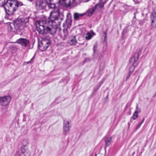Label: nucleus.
<instances>
[{"label": "nucleus", "mask_w": 156, "mask_h": 156, "mask_svg": "<svg viewBox=\"0 0 156 156\" xmlns=\"http://www.w3.org/2000/svg\"><path fill=\"white\" fill-rule=\"evenodd\" d=\"M59 14V10L56 8L51 12L48 19L36 21L35 26L39 33L42 34L52 33V31L55 30L60 24L57 20Z\"/></svg>", "instance_id": "nucleus-1"}, {"label": "nucleus", "mask_w": 156, "mask_h": 156, "mask_svg": "<svg viewBox=\"0 0 156 156\" xmlns=\"http://www.w3.org/2000/svg\"><path fill=\"white\" fill-rule=\"evenodd\" d=\"M22 5L21 2H19L16 0H8L4 7L6 13L10 16L13 14L19 6Z\"/></svg>", "instance_id": "nucleus-2"}, {"label": "nucleus", "mask_w": 156, "mask_h": 156, "mask_svg": "<svg viewBox=\"0 0 156 156\" xmlns=\"http://www.w3.org/2000/svg\"><path fill=\"white\" fill-rule=\"evenodd\" d=\"M24 19H20L9 23L8 26V30L11 31L15 32L17 30L21 29L26 23L23 22Z\"/></svg>", "instance_id": "nucleus-3"}, {"label": "nucleus", "mask_w": 156, "mask_h": 156, "mask_svg": "<svg viewBox=\"0 0 156 156\" xmlns=\"http://www.w3.org/2000/svg\"><path fill=\"white\" fill-rule=\"evenodd\" d=\"M11 98L9 96L0 97V105L2 106L8 105L11 101Z\"/></svg>", "instance_id": "nucleus-4"}, {"label": "nucleus", "mask_w": 156, "mask_h": 156, "mask_svg": "<svg viewBox=\"0 0 156 156\" xmlns=\"http://www.w3.org/2000/svg\"><path fill=\"white\" fill-rule=\"evenodd\" d=\"M50 41L47 39H43L40 44V49L42 51H44L46 50L50 45Z\"/></svg>", "instance_id": "nucleus-5"}, {"label": "nucleus", "mask_w": 156, "mask_h": 156, "mask_svg": "<svg viewBox=\"0 0 156 156\" xmlns=\"http://www.w3.org/2000/svg\"><path fill=\"white\" fill-rule=\"evenodd\" d=\"M70 128L69 122L67 121H64L63 126V133L64 135H67L69 132Z\"/></svg>", "instance_id": "nucleus-6"}, {"label": "nucleus", "mask_w": 156, "mask_h": 156, "mask_svg": "<svg viewBox=\"0 0 156 156\" xmlns=\"http://www.w3.org/2000/svg\"><path fill=\"white\" fill-rule=\"evenodd\" d=\"M16 42L25 47H27L29 43V40L26 39L20 38L16 41Z\"/></svg>", "instance_id": "nucleus-7"}, {"label": "nucleus", "mask_w": 156, "mask_h": 156, "mask_svg": "<svg viewBox=\"0 0 156 156\" xmlns=\"http://www.w3.org/2000/svg\"><path fill=\"white\" fill-rule=\"evenodd\" d=\"M36 5L37 9H41L44 8L46 5V3L42 0H38L36 2Z\"/></svg>", "instance_id": "nucleus-8"}, {"label": "nucleus", "mask_w": 156, "mask_h": 156, "mask_svg": "<svg viewBox=\"0 0 156 156\" xmlns=\"http://www.w3.org/2000/svg\"><path fill=\"white\" fill-rule=\"evenodd\" d=\"M74 1V0H62L60 3L63 6L68 7L72 5Z\"/></svg>", "instance_id": "nucleus-9"}, {"label": "nucleus", "mask_w": 156, "mask_h": 156, "mask_svg": "<svg viewBox=\"0 0 156 156\" xmlns=\"http://www.w3.org/2000/svg\"><path fill=\"white\" fill-rule=\"evenodd\" d=\"M151 26L152 28L156 27V13H152L151 15Z\"/></svg>", "instance_id": "nucleus-10"}, {"label": "nucleus", "mask_w": 156, "mask_h": 156, "mask_svg": "<svg viewBox=\"0 0 156 156\" xmlns=\"http://www.w3.org/2000/svg\"><path fill=\"white\" fill-rule=\"evenodd\" d=\"M95 34L92 31L87 32L85 35V38L88 40L91 39Z\"/></svg>", "instance_id": "nucleus-11"}, {"label": "nucleus", "mask_w": 156, "mask_h": 156, "mask_svg": "<svg viewBox=\"0 0 156 156\" xmlns=\"http://www.w3.org/2000/svg\"><path fill=\"white\" fill-rule=\"evenodd\" d=\"M138 57H136L134 56L132 57L130 59V62L132 65L137 66L138 64Z\"/></svg>", "instance_id": "nucleus-12"}, {"label": "nucleus", "mask_w": 156, "mask_h": 156, "mask_svg": "<svg viewBox=\"0 0 156 156\" xmlns=\"http://www.w3.org/2000/svg\"><path fill=\"white\" fill-rule=\"evenodd\" d=\"M22 144L23 145L21 147V151L22 153H24L26 151V149L25 148L27 144V141L26 140H24L23 141Z\"/></svg>", "instance_id": "nucleus-13"}, {"label": "nucleus", "mask_w": 156, "mask_h": 156, "mask_svg": "<svg viewBox=\"0 0 156 156\" xmlns=\"http://www.w3.org/2000/svg\"><path fill=\"white\" fill-rule=\"evenodd\" d=\"M85 13H75L74 14V18L75 20H78L80 17H81L85 15Z\"/></svg>", "instance_id": "nucleus-14"}, {"label": "nucleus", "mask_w": 156, "mask_h": 156, "mask_svg": "<svg viewBox=\"0 0 156 156\" xmlns=\"http://www.w3.org/2000/svg\"><path fill=\"white\" fill-rule=\"evenodd\" d=\"M95 8L90 9H89L87 11L88 13V16H91L94 13L95 10Z\"/></svg>", "instance_id": "nucleus-15"}, {"label": "nucleus", "mask_w": 156, "mask_h": 156, "mask_svg": "<svg viewBox=\"0 0 156 156\" xmlns=\"http://www.w3.org/2000/svg\"><path fill=\"white\" fill-rule=\"evenodd\" d=\"M112 138L111 137L108 138L106 141L105 146L108 147L109 145L111 143Z\"/></svg>", "instance_id": "nucleus-16"}, {"label": "nucleus", "mask_w": 156, "mask_h": 156, "mask_svg": "<svg viewBox=\"0 0 156 156\" xmlns=\"http://www.w3.org/2000/svg\"><path fill=\"white\" fill-rule=\"evenodd\" d=\"M50 2V3L48 2V7L50 8H54L55 6V3L54 2Z\"/></svg>", "instance_id": "nucleus-17"}, {"label": "nucleus", "mask_w": 156, "mask_h": 156, "mask_svg": "<svg viewBox=\"0 0 156 156\" xmlns=\"http://www.w3.org/2000/svg\"><path fill=\"white\" fill-rule=\"evenodd\" d=\"M77 42L76 40V39L75 37L70 40V43L71 44H75Z\"/></svg>", "instance_id": "nucleus-18"}, {"label": "nucleus", "mask_w": 156, "mask_h": 156, "mask_svg": "<svg viewBox=\"0 0 156 156\" xmlns=\"http://www.w3.org/2000/svg\"><path fill=\"white\" fill-rule=\"evenodd\" d=\"M71 17L72 16L71 14L70 13H68L67 15V21L71 22Z\"/></svg>", "instance_id": "nucleus-19"}, {"label": "nucleus", "mask_w": 156, "mask_h": 156, "mask_svg": "<svg viewBox=\"0 0 156 156\" xmlns=\"http://www.w3.org/2000/svg\"><path fill=\"white\" fill-rule=\"evenodd\" d=\"M139 113L138 112H135L133 113V120H135L138 117V114Z\"/></svg>", "instance_id": "nucleus-20"}, {"label": "nucleus", "mask_w": 156, "mask_h": 156, "mask_svg": "<svg viewBox=\"0 0 156 156\" xmlns=\"http://www.w3.org/2000/svg\"><path fill=\"white\" fill-rule=\"evenodd\" d=\"M104 5V3L102 1H100L99 3L96 5L97 6H99L100 8H101L103 7Z\"/></svg>", "instance_id": "nucleus-21"}, {"label": "nucleus", "mask_w": 156, "mask_h": 156, "mask_svg": "<svg viewBox=\"0 0 156 156\" xmlns=\"http://www.w3.org/2000/svg\"><path fill=\"white\" fill-rule=\"evenodd\" d=\"M136 66L132 65L129 68V72H133L135 69V67Z\"/></svg>", "instance_id": "nucleus-22"}, {"label": "nucleus", "mask_w": 156, "mask_h": 156, "mask_svg": "<svg viewBox=\"0 0 156 156\" xmlns=\"http://www.w3.org/2000/svg\"><path fill=\"white\" fill-rule=\"evenodd\" d=\"M135 112H136L138 113H139L140 112V110L139 108L138 105H137L136 106V109Z\"/></svg>", "instance_id": "nucleus-23"}, {"label": "nucleus", "mask_w": 156, "mask_h": 156, "mask_svg": "<svg viewBox=\"0 0 156 156\" xmlns=\"http://www.w3.org/2000/svg\"><path fill=\"white\" fill-rule=\"evenodd\" d=\"M50 2L53 1L54 2L56 3H60L61 2V0H49Z\"/></svg>", "instance_id": "nucleus-24"}, {"label": "nucleus", "mask_w": 156, "mask_h": 156, "mask_svg": "<svg viewBox=\"0 0 156 156\" xmlns=\"http://www.w3.org/2000/svg\"><path fill=\"white\" fill-rule=\"evenodd\" d=\"M143 122V121L136 126V128L135 130V131H136L140 127Z\"/></svg>", "instance_id": "nucleus-25"}, {"label": "nucleus", "mask_w": 156, "mask_h": 156, "mask_svg": "<svg viewBox=\"0 0 156 156\" xmlns=\"http://www.w3.org/2000/svg\"><path fill=\"white\" fill-rule=\"evenodd\" d=\"M90 0H81V2H87Z\"/></svg>", "instance_id": "nucleus-26"}, {"label": "nucleus", "mask_w": 156, "mask_h": 156, "mask_svg": "<svg viewBox=\"0 0 156 156\" xmlns=\"http://www.w3.org/2000/svg\"><path fill=\"white\" fill-rule=\"evenodd\" d=\"M32 59V58L31 59V60H30V61H29V62H28V63H30V61H31Z\"/></svg>", "instance_id": "nucleus-27"}, {"label": "nucleus", "mask_w": 156, "mask_h": 156, "mask_svg": "<svg viewBox=\"0 0 156 156\" xmlns=\"http://www.w3.org/2000/svg\"><path fill=\"white\" fill-rule=\"evenodd\" d=\"M128 125H129V126H130V124L129 123H128Z\"/></svg>", "instance_id": "nucleus-28"}, {"label": "nucleus", "mask_w": 156, "mask_h": 156, "mask_svg": "<svg viewBox=\"0 0 156 156\" xmlns=\"http://www.w3.org/2000/svg\"><path fill=\"white\" fill-rule=\"evenodd\" d=\"M95 156H97V154H96Z\"/></svg>", "instance_id": "nucleus-29"}, {"label": "nucleus", "mask_w": 156, "mask_h": 156, "mask_svg": "<svg viewBox=\"0 0 156 156\" xmlns=\"http://www.w3.org/2000/svg\"><path fill=\"white\" fill-rule=\"evenodd\" d=\"M95 47V46H94V48Z\"/></svg>", "instance_id": "nucleus-30"}]
</instances>
